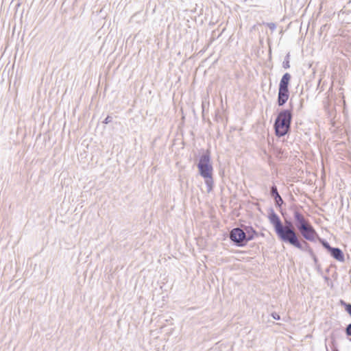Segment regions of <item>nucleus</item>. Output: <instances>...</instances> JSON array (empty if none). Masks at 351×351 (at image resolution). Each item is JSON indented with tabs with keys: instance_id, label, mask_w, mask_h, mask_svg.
I'll list each match as a JSON object with an SVG mask.
<instances>
[{
	"instance_id": "13",
	"label": "nucleus",
	"mask_w": 351,
	"mask_h": 351,
	"mask_svg": "<svg viewBox=\"0 0 351 351\" xmlns=\"http://www.w3.org/2000/svg\"><path fill=\"white\" fill-rule=\"evenodd\" d=\"M289 58H290V54L287 53L285 58L283 62H282V66L285 69H287L290 67Z\"/></svg>"
},
{
	"instance_id": "19",
	"label": "nucleus",
	"mask_w": 351,
	"mask_h": 351,
	"mask_svg": "<svg viewBox=\"0 0 351 351\" xmlns=\"http://www.w3.org/2000/svg\"><path fill=\"white\" fill-rule=\"evenodd\" d=\"M271 316L274 319H276V320L280 319V317L277 313H272Z\"/></svg>"
},
{
	"instance_id": "9",
	"label": "nucleus",
	"mask_w": 351,
	"mask_h": 351,
	"mask_svg": "<svg viewBox=\"0 0 351 351\" xmlns=\"http://www.w3.org/2000/svg\"><path fill=\"white\" fill-rule=\"evenodd\" d=\"M289 97V90L278 89L277 103L279 106H283Z\"/></svg>"
},
{
	"instance_id": "16",
	"label": "nucleus",
	"mask_w": 351,
	"mask_h": 351,
	"mask_svg": "<svg viewBox=\"0 0 351 351\" xmlns=\"http://www.w3.org/2000/svg\"><path fill=\"white\" fill-rule=\"evenodd\" d=\"M345 332L348 336H351V323L347 325Z\"/></svg>"
},
{
	"instance_id": "2",
	"label": "nucleus",
	"mask_w": 351,
	"mask_h": 351,
	"mask_svg": "<svg viewBox=\"0 0 351 351\" xmlns=\"http://www.w3.org/2000/svg\"><path fill=\"white\" fill-rule=\"evenodd\" d=\"M291 110L289 109L281 110L278 114L274 124L276 135L278 137H281L288 134L291 130Z\"/></svg>"
},
{
	"instance_id": "10",
	"label": "nucleus",
	"mask_w": 351,
	"mask_h": 351,
	"mask_svg": "<svg viewBox=\"0 0 351 351\" xmlns=\"http://www.w3.org/2000/svg\"><path fill=\"white\" fill-rule=\"evenodd\" d=\"M330 256L336 259L338 261L343 262L344 258V254L341 249L339 247H332L331 250L329 252Z\"/></svg>"
},
{
	"instance_id": "5",
	"label": "nucleus",
	"mask_w": 351,
	"mask_h": 351,
	"mask_svg": "<svg viewBox=\"0 0 351 351\" xmlns=\"http://www.w3.org/2000/svg\"><path fill=\"white\" fill-rule=\"evenodd\" d=\"M298 230V233L300 234V236H302L304 239L309 241H314L315 238L318 237L317 233L311 223L301 227Z\"/></svg>"
},
{
	"instance_id": "18",
	"label": "nucleus",
	"mask_w": 351,
	"mask_h": 351,
	"mask_svg": "<svg viewBox=\"0 0 351 351\" xmlns=\"http://www.w3.org/2000/svg\"><path fill=\"white\" fill-rule=\"evenodd\" d=\"M112 117L110 116H107V117L104 121V123L108 124V123L112 122Z\"/></svg>"
},
{
	"instance_id": "1",
	"label": "nucleus",
	"mask_w": 351,
	"mask_h": 351,
	"mask_svg": "<svg viewBox=\"0 0 351 351\" xmlns=\"http://www.w3.org/2000/svg\"><path fill=\"white\" fill-rule=\"evenodd\" d=\"M268 219L281 241L301 250L308 251L311 248L308 243L303 240L298 233L291 221L285 219L283 223L273 209L270 210Z\"/></svg>"
},
{
	"instance_id": "12",
	"label": "nucleus",
	"mask_w": 351,
	"mask_h": 351,
	"mask_svg": "<svg viewBox=\"0 0 351 351\" xmlns=\"http://www.w3.org/2000/svg\"><path fill=\"white\" fill-rule=\"evenodd\" d=\"M204 179L205 184L207 187V192L210 193L213 191L214 186V180L213 178V175H209L208 177H202Z\"/></svg>"
},
{
	"instance_id": "11",
	"label": "nucleus",
	"mask_w": 351,
	"mask_h": 351,
	"mask_svg": "<svg viewBox=\"0 0 351 351\" xmlns=\"http://www.w3.org/2000/svg\"><path fill=\"white\" fill-rule=\"evenodd\" d=\"M244 231L246 233L247 241L253 240L258 235L257 232L252 226H245Z\"/></svg>"
},
{
	"instance_id": "4",
	"label": "nucleus",
	"mask_w": 351,
	"mask_h": 351,
	"mask_svg": "<svg viewBox=\"0 0 351 351\" xmlns=\"http://www.w3.org/2000/svg\"><path fill=\"white\" fill-rule=\"evenodd\" d=\"M230 240L239 247H243L247 243L246 233L240 228H234L230 232Z\"/></svg>"
},
{
	"instance_id": "14",
	"label": "nucleus",
	"mask_w": 351,
	"mask_h": 351,
	"mask_svg": "<svg viewBox=\"0 0 351 351\" xmlns=\"http://www.w3.org/2000/svg\"><path fill=\"white\" fill-rule=\"evenodd\" d=\"M319 241H320L322 246L328 251V252H329L331 250V249L333 247H331L330 245V244L328 243V242H327L324 239H319Z\"/></svg>"
},
{
	"instance_id": "6",
	"label": "nucleus",
	"mask_w": 351,
	"mask_h": 351,
	"mask_svg": "<svg viewBox=\"0 0 351 351\" xmlns=\"http://www.w3.org/2000/svg\"><path fill=\"white\" fill-rule=\"evenodd\" d=\"M293 218L295 226V229L296 228L297 230L310 223V221L307 219H306L304 216L300 212H299L298 209H295L293 210Z\"/></svg>"
},
{
	"instance_id": "3",
	"label": "nucleus",
	"mask_w": 351,
	"mask_h": 351,
	"mask_svg": "<svg viewBox=\"0 0 351 351\" xmlns=\"http://www.w3.org/2000/svg\"><path fill=\"white\" fill-rule=\"evenodd\" d=\"M199 173L202 177H208L213 175V167L210 162V152L207 150L202 154L197 164Z\"/></svg>"
},
{
	"instance_id": "7",
	"label": "nucleus",
	"mask_w": 351,
	"mask_h": 351,
	"mask_svg": "<svg viewBox=\"0 0 351 351\" xmlns=\"http://www.w3.org/2000/svg\"><path fill=\"white\" fill-rule=\"evenodd\" d=\"M270 195L274 198L276 206L281 207L284 203L282 198L280 195L278 191V189L276 185H273L270 189Z\"/></svg>"
},
{
	"instance_id": "8",
	"label": "nucleus",
	"mask_w": 351,
	"mask_h": 351,
	"mask_svg": "<svg viewBox=\"0 0 351 351\" xmlns=\"http://www.w3.org/2000/svg\"><path fill=\"white\" fill-rule=\"evenodd\" d=\"M291 79V75L289 73H285L279 84L278 89L283 90H289V85Z\"/></svg>"
},
{
	"instance_id": "20",
	"label": "nucleus",
	"mask_w": 351,
	"mask_h": 351,
	"mask_svg": "<svg viewBox=\"0 0 351 351\" xmlns=\"http://www.w3.org/2000/svg\"><path fill=\"white\" fill-rule=\"evenodd\" d=\"M311 257L313 259L315 263H317L318 260H317V258L316 257L315 254H313V256Z\"/></svg>"
},
{
	"instance_id": "15",
	"label": "nucleus",
	"mask_w": 351,
	"mask_h": 351,
	"mask_svg": "<svg viewBox=\"0 0 351 351\" xmlns=\"http://www.w3.org/2000/svg\"><path fill=\"white\" fill-rule=\"evenodd\" d=\"M341 302L344 306L346 311L351 316V304L346 303L343 300H341Z\"/></svg>"
},
{
	"instance_id": "17",
	"label": "nucleus",
	"mask_w": 351,
	"mask_h": 351,
	"mask_svg": "<svg viewBox=\"0 0 351 351\" xmlns=\"http://www.w3.org/2000/svg\"><path fill=\"white\" fill-rule=\"evenodd\" d=\"M267 27L271 30L274 31L276 28V25L274 23H267Z\"/></svg>"
},
{
	"instance_id": "21",
	"label": "nucleus",
	"mask_w": 351,
	"mask_h": 351,
	"mask_svg": "<svg viewBox=\"0 0 351 351\" xmlns=\"http://www.w3.org/2000/svg\"><path fill=\"white\" fill-rule=\"evenodd\" d=\"M308 252H309V254H310L311 256H313V254H315L313 253V250H312V249H311V248H309V249H308Z\"/></svg>"
}]
</instances>
